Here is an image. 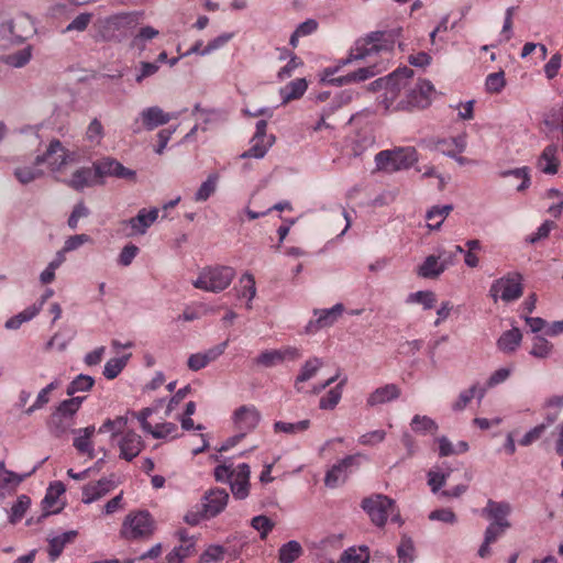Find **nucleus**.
<instances>
[{
    "instance_id": "42",
    "label": "nucleus",
    "mask_w": 563,
    "mask_h": 563,
    "mask_svg": "<svg viewBox=\"0 0 563 563\" xmlns=\"http://www.w3.org/2000/svg\"><path fill=\"white\" fill-rule=\"evenodd\" d=\"M352 95L350 92H342L340 96L335 98L334 106L324 109L321 113L320 120L313 126V131H320L322 128H330V124L327 123V118L333 113L338 108L346 104L351 101Z\"/></svg>"
},
{
    "instance_id": "47",
    "label": "nucleus",
    "mask_w": 563,
    "mask_h": 563,
    "mask_svg": "<svg viewBox=\"0 0 563 563\" xmlns=\"http://www.w3.org/2000/svg\"><path fill=\"white\" fill-rule=\"evenodd\" d=\"M95 384L93 377L85 374H79L76 376L67 386L66 394L68 396L74 397L76 393L88 391L92 388Z\"/></svg>"
},
{
    "instance_id": "60",
    "label": "nucleus",
    "mask_w": 563,
    "mask_h": 563,
    "mask_svg": "<svg viewBox=\"0 0 563 563\" xmlns=\"http://www.w3.org/2000/svg\"><path fill=\"white\" fill-rule=\"evenodd\" d=\"M464 249L461 245H455L453 250L439 249L437 257L444 271L456 263V257L462 254Z\"/></svg>"
},
{
    "instance_id": "15",
    "label": "nucleus",
    "mask_w": 563,
    "mask_h": 563,
    "mask_svg": "<svg viewBox=\"0 0 563 563\" xmlns=\"http://www.w3.org/2000/svg\"><path fill=\"white\" fill-rule=\"evenodd\" d=\"M512 507L508 501H495L488 499L486 506L482 509V515L490 519L493 523L501 527H511L508 516L511 514Z\"/></svg>"
},
{
    "instance_id": "23",
    "label": "nucleus",
    "mask_w": 563,
    "mask_h": 563,
    "mask_svg": "<svg viewBox=\"0 0 563 563\" xmlns=\"http://www.w3.org/2000/svg\"><path fill=\"white\" fill-rule=\"evenodd\" d=\"M141 119L146 130L152 131L155 128L168 123L176 114L164 112L159 107H148L141 112Z\"/></svg>"
},
{
    "instance_id": "12",
    "label": "nucleus",
    "mask_w": 563,
    "mask_h": 563,
    "mask_svg": "<svg viewBox=\"0 0 563 563\" xmlns=\"http://www.w3.org/2000/svg\"><path fill=\"white\" fill-rule=\"evenodd\" d=\"M158 209H141L137 214L131 219L121 221V227L130 229L125 233L126 236L143 235L147 232V229L157 220Z\"/></svg>"
},
{
    "instance_id": "4",
    "label": "nucleus",
    "mask_w": 563,
    "mask_h": 563,
    "mask_svg": "<svg viewBox=\"0 0 563 563\" xmlns=\"http://www.w3.org/2000/svg\"><path fill=\"white\" fill-rule=\"evenodd\" d=\"M234 277L235 271L231 266H207L200 271L192 285L197 289L218 294L227 289Z\"/></svg>"
},
{
    "instance_id": "58",
    "label": "nucleus",
    "mask_w": 563,
    "mask_h": 563,
    "mask_svg": "<svg viewBox=\"0 0 563 563\" xmlns=\"http://www.w3.org/2000/svg\"><path fill=\"white\" fill-rule=\"evenodd\" d=\"M85 136L86 140L91 144L100 145L104 136V129L102 123L97 118L90 121L89 125L87 126Z\"/></svg>"
},
{
    "instance_id": "29",
    "label": "nucleus",
    "mask_w": 563,
    "mask_h": 563,
    "mask_svg": "<svg viewBox=\"0 0 563 563\" xmlns=\"http://www.w3.org/2000/svg\"><path fill=\"white\" fill-rule=\"evenodd\" d=\"M54 154H58V158L53 162L55 168H64L66 165L77 161V154L65 148L57 139L52 140L47 146V156Z\"/></svg>"
},
{
    "instance_id": "41",
    "label": "nucleus",
    "mask_w": 563,
    "mask_h": 563,
    "mask_svg": "<svg viewBox=\"0 0 563 563\" xmlns=\"http://www.w3.org/2000/svg\"><path fill=\"white\" fill-rule=\"evenodd\" d=\"M451 205L434 206L427 212L428 227L432 230H437L441 227L445 218L452 211Z\"/></svg>"
},
{
    "instance_id": "48",
    "label": "nucleus",
    "mask_w": 563,
    "mask_h": 563,
    "mask_svg": "<svg viewBox=\"0 0 563 563\" xmlns=\"http://www.w3.org/2000/svg\"><path fill=\"white\" fill-rule=\"evenodd\" d=\"M415 432L427 434L435 433L438 431L437 422L428 416L415 415L410 423Z\"/></svg>"
},
{
    "instance_id": "17",
    "label": "nucleus",
    "mask_w": 563,
    "mask_h": 563,
    "mask_svg": "<svg viewBox=\"0 0 563 563\" xmlns=\"http://www.w3.org/2000/svg\"><path fill=\"white\" fill-rule=\"evenodd\" d=\"M115 487V483L113 479V475L110 477H103L97 482L89 483L82 487V499L84 504H92L108 493H110Z\"/></svg>"
},
{
    "instance_id": "55",
    "label": "nucleus",
    "mask_w": 563,
    "mask_h": 563,
    "mask_svg": "<svg viewBox=\"0 0 563 563\" xmlns=\"http://www.w3.org/2000/svg\"><path fill=\"white\" fill-rule=\"evenodd\" d=\"M32 57V46H25L24 48L9 54L5 56V63L12 67L21 68L25 66Z\"/></svg>"
},
{
    "instance_id": "6",
    "label": "nucleus",
    "mask_w": 563,
    "mask_h": 563,
    "mask_svg": "<svg viewBox=\"0 0 563 563\" xmlns=\"http://www.w3.org/2000/svg\"><path fill=\"white\" fill-rule=\"evenodd\" d=\"M523 295V276L519 272H508L495 279L488 290V296L494 302L501 300L506 303L514 302Z\"/></svg>"
},
{
    "instance_id": "59",
    "label": "nucleus",
    "mask_w": 563,
    "mask_h": 563,
    "mask_svg": "<svg viewBox=\"0 0 563 563\" xmlns=\"http://www.w3.org/2000/svg\"><path fill=\"white\" fill-rule=\"evenodd\" d=\"M397 556L400 563H412L415 560V547L410 538L404 537L397 548Z\"/></svg>"
},
{
    "instance_id": "20",
    "label": "nucleus",
    "mask_w": 563,
    "mask_h": 563,
    "mask_svg": "<svg viewBox=\"0 0 563 563\" xmlns=\"http://www.w3.org/2000/svg\"><path fill=\"white\" fill-rule=\"evenodd\" d=\"M401 395V389L396 384H386L374 389L366 398V406L374 408L387 402L398 399Z\"/></svg>"
},
{
    "instance_id": "32",
    "label": "nucleus",
    "mask_w": 563,
    "mask_h": 563,
    "mask_svg": "<svg viewBox=\"0 0 563 563\" xmlns=\"http://www.w3.org/2000/svg\"><path fill=\"white\" fill-rule=\"evenodd\" d=\"M275 141L274 135H269V137H258L253 136L251 140V147L241 154L242 158H263L267 153L268 148L273 145Z\"/></svg>"
},
{
    "instance_id": "13",
    "label": "nucleus",
    "mask_w": 563,
    "mask_h": 563,
    "mask_svg": "<svg viewBox=\"0 0 563 563\" xmlns=\"http://www.w3.org/2000/svg\"><path fill=\"white\" fill-rule=\"evenodd\" d=\"M228 500L229 494L223 488L216 487L207 490L200 503L205 517L209 519L217 517L225 509Z\"/></svg>"
},
{
    "instance_id": "3",
    "label": "nucleus",
    "mask_w": 563,
    "mask_h": 563,
    "mask_svg": "<svg viewBox=\"0 0 563 563\" xmlns=\"http://www.w3.org/2000/svg\"><path fill=\"white\" fill-rule=\"evenodd\" d=\"M85 397L76 396L63 400L51 413L46 426L51 434L59 438L66 434L74 426L75 415L80 409Z\"/></svg>"
},
{
    "instance_id": "10",
    "label": "nucleus",
    "mask_w": 563,
    "mask_h": 563,
    "mask_svg": "<svg viewBox=\"0 0 563 563\" xmlns=\"http://www.w3.org/2000/svg\"><path fill=\"white\" fill-rule=\"evenodd\" d=\"M413 71L408 67L399 68L386 78H379L375 84L384 85L386 100L393 102L401 90L408 88Z\"/></svg>"
},
{
    "instance_id": "37",
    "label": "nucleus",
    "mask_w": 563,
    "mask_h": 563,
    "mask_svg": "<svg viewBox=\"0 0 563 563\" xmlns=\"http://www.w3.org/2000/svg\"><path fill=\"white\" fill-rule=\"evenodd\" d=\"M303 553L301 544L291 540L283 544L278 550V561L280 563H294Z\"/></svg>"
},
{
    "instance_id": "36",
    "label": "nucleus",
    "mask_w": 563,
    "mask_h": 563,
    "mask_svg": "<svg viewBox=\"0 0 563 563\" xmlns=\"http://www.w3.org/2000/svg\"><path fill=\"white\" fill-rule=\"evenodd\" d=\"M76 531H67L48 540V555L52 561L56 560L63 552L65 545L75 537Z\"/></svg>"
},
{
    "instance_id": "26",
    "label": "nucleus",
    "mask_w": 563,
    "mask_h": 563,
    "mask_svg": "<svg viewBox=\"0 0 563 563\" xmlns=\"http://www.w3.org/2000/svg\"><path fill=\"white\" fill-rule=\"evenodd\" d=\"M8 31L18 41H24L35 32L34 23L26 14L18 15L7 23Z\"/></svg>"
},
{
    "instance_id": "5",
    "label": "nucleus",
    "mask_w": 563,
    "mask_h": 563,
    "mask_svg": "<svg viewBox=\"0 0 563 563\" xmlns=\"http://www.w3.org/2000/svg\"><path fill=\"white\" fill-rule=\"evenodd\" d=\"M417 161V151L411 146L385 150L375 155V164L377 170L387 173L408 169Z\"/></svg>"
},
{
    "instance_id": "56",
    "label": "nucleus",
    "mask_w": 563,
    "mask_h": 563,
    "mask_svg": "<svg viewBox=\"0 0 563 563\" xmlns=\"http://www.w3.org/2000/svg\"><path fill=\"white\" fill-rule=\"evenodd\" d=\"M128 424L126 416H118L114 419H107L99 428L100 433L111 432L112 438L121 433Z\"/></svg>"
},
{
    "instance_id": "52",
    "label": "nucleus",
    "mask_w": 563,
    "mask_h": 563,
    "mask_svg": "<svg viewBox=\"0 0 563 563\" xmlns=\"http://www.w3.org/2000/svg\"><path fill=\"white\" fill-rule=\"evenodd\" d=\"M310 427V420L305 419L298 422H284V421H276L274 423V432L275 433H288V434H296L301 433L308 430Z\"/></svg>"
},
{
    "instance_id": "63",
    "label": "nucleus",
    "mask_w": 563,
    "mask_h": 563,
    "mask_svg": "<svg viewBox=\"0 0 563 563\" xmlns=\"http://www.w3.org/2000/svg\"><path fill=\"white\" fill-rule=\"evenodd\" d=\"M552 344L543 336H536L530 354L538 358H545L552 351Z\"/></svg>"
},
{
    "instance_id": "39",
    "label": "nucleus",
    "mask_w": 563,
    "mask_h": 563,
    "mask_svg": "<svg viewBox=\"0 0 563 563\" xmlns=\"http://www.w3.org/2000/svg\"><path fill=\"white\" fill-rule=\"evenodd\" d=\"M40 311H41V305L34 303V305L27 307L25 310L21 311L20 313L15 314L14 317L8 319L5 321L4 327L8 330H16L24 322L32 320Z\"/></svg>"
},
{
    "instance_id": "54",
    "label": "nucleus",
    "mask_w": 563,
    "mask_h": 563,
    "mask_svg": "<svg viewBox=\"0 0 563 563\" xmlns=\"http://www.w3.org/2000/svg\"><path fill=\"white\" fill-rule=\"evenodd\" d=\"M30 505H31V498L26 495H20L18 497V500L11 507L9 521L13 525L16 523L18 521H20L24 517Z\"/></svg>"
},
{
    "instance_id": "57",
    "label": "nucleus",
    "mask_w": 563,
    "mask_h": 563,
    "mask_svg": "<svg viewBox=\"0 0 563 563\" xmlns=\"http://www.w3.org/2000/svg\"><path fill=\"white\" fill-rule=\"evenodd\" d=\"M255 364L263 367H273L283 363V355L279 350H265L255 360Z\"/></svg>"
},
{
    "instance_id": "61",
    "label": "nucleus",
    "mask_w": 563,
    "mask_h": 563,
    "mask_svg": "<svg viewBox=\"0 0 563 563\" xmlns=\"http://www.w3.org/2000/svg\"><path fill=\"white\" fill-rule=\"evenodd\" d=\"M342 397V384L330 389L319 401V407L323 410L333 409Z\"/></svg>"
},
{
    "instance_id": "7",
    "label": "nucleus",
    "mask_w": 563,
    "mask_h": 563,
    "mask_svg": "<svg viewBox=\"0 0 563 563\" xmlns=\"http://www.w3.org/2000/svg\"><path fill=\"white\" fill-rule=\"evenodd\" d=\"M361 507L377 527H384L389 516L393 521H400L399 514H395V501L386 495H371L362 500Z\"/></svg>"
},
{
    "instance_id": "19",
    "label": "nucleus",
    "mask_w": 563,
    "mask_h": 563,
    "mask_svg": "<svg viewBox=\"0 0 563 563\" xmlns=\"http://www.w3.org/2000/svg\"><path fill=\"white\" fill-rule=\"evenodd\" d=\"M120 448V457L130 462L135 459L143 450L144 442L134 431L125 432L118 442Z\"/></svg>"
},
{
    "instance_id": "33",
    "label": "nucleus",
    "mask_w": 563,
    "mask_h": 563,
    "mask_svg": "<svg viewBox=\"0 0 563 563\" xmlns=\"http://www.w3.org/2000/svg\"><path fill=\"white\" fill-rule=\"evenodd\" d=\"M37 465L25 474H18L4 467V462H0V487L10 488L19 486L25 478L36 472Z\"/></svg>"
},
{
    "instance_id": "30",
    "label": "nucleus",
    "mask_w": 563,
    "mask_h": 563,
    "mask_svg": "<svg viewBox=\"0 0 563 563\" xmlns=\"http://www.w3.org/2000/svg\"><path fill=\"white\" fill-rule=\"evenodd\" d=\"M96 432L95 426H89L75 431L77 434L74 439L73 445L79 452L88 454L90 459L95 457V450L92 448L91 438Z\"/></svg>"
},
{
    "instance_id": "51",
    "label": "nucleus",
    "mask_w": 563,
    "mask_h": 563,
    "mask_svg": "<svg viewBox=\"0 0 563 563\" xmlns=\"http://www.w3.org/2000/svg\"><path fill=\"white\" fill-rule=\"evenodd\" d=\"M218 179L217 174H210L196 191L195 201L202 202L208 200L216 192Z\"/></svg>"
},
{
    "instance_id": "2",
    "label": "nucleus",
    "mask_w": 563,
    "mask_h": 563,
    "mask_svg": "<svg viewBox=\"0 0 563 563\" xmlns=\"http://www.w3.org/2000/svg\"><path fill=\"white\" fill-rule=\"evenodd\" d=\"M136 23V16L131 12L117 13L107 18L98 19L93 27L97 42H121Z\"/></svg>"
},
{
    "instance_id": "46",
    "label": "nucleus",
    "mask_w": 563,
    "mask_h": 563,
    "mask_svg": "<svg viewBox=\"0 0 563 563\" xmlns=\"http://www.w3.org/2000/svg\"><path fill=\"white\" fill-rule=\"evenodd\" d=\"M241 289L239 291V297L247 298L246 308L252 309V300L256 295V286L254 276L250 273H245L240 278Z\"/></svg>"
},
{
    "instance_id": "28",
    "label": "nucleus",
    "mask_w": 563,
    "mask_h": 563,
    "mask_svg": "<svg viewBox=\"0 0 563 563\" xmlns=\"http://www.w3.org/2000/svg\"><path fill=\"white\" fill-rule=\"evenodd\" d=\"M560 161L558 158V146L548 145L538 158L537 167L544 174L554 175L558 173Z\"/></svg>"
},
{
    "instance_id": "18",
    "label": "nucleus",
    "mask_w": 563,
    "mask_h": 563,
    "mask_svg": "<svg viewBox=\"0 0 563 563\" xmlns=\"http://www.w3.org/2000/svg\"><path fill=\"white\" fill-rule=\"evenodd\" d=\"M250 475L251 468L246 463L239 464L238 467L233 470L230 487L236 499H244L249 496Z\"/></svg>"
},
{
    "instance_id": "64",
    "label": "nucleus",
    "mask_w": 563,
    "mask_h": 563,
    "mask_svg": "<svg viewBox=\"0 0 563 563\" xmlns=\"http://www.w3.org/2000/svg\"><path fill=\"white\" fill-rule=\"evenodd\" d=\"M504 71L489 74L486 78V89L489 92H499L505 87Z\"/></svg>"
},
{
    "instance_id": "1",
    "label": "nucleus",
    "mask_w": 563,
    "mask_h": 563,
    "mask_svg": "<svg viewBox=\"0 0 563 563\" xmlns=\"http://www.w3.org/2000/svg\"><path fill=\"white\" fill-rule=\"evenodd\" d=\"M398 36L399 30L371 32L365 37H361L355 42L349 57L340 60V66L347 65L353 60L366 59L374 55L391 52Z\"/></svg>"
},
{
    "instance_id": "22",
    "label": "nucleus",
    "mask_w": 563,
    "mask_h": 563,
    "mask_svg": "<svg viewBox=\"0 0 563 563\" xmlns=\"http://www.w3.org/2000/svg\"><path fill=\"white\" fill-rule=\"evenodd\" d=\"M96 170L90 167H80L76 169L69 179L65 180V184L76 190V191H82L87 187H92L95 184H97Z\"/></svg>"
},
{
    "instance_id": "24",
    "label": "nucleus",
    "mask_w": 563,
    "mask_h": 563,
    "mask_svg": "<svg viewBox=\"0 0 563 563\" xmlns=\"http://www.w3.org/2000/svg\"><path fill=\"white\" fill-rule=\"evenodd\" d=\"M466 145V133H461L453 137L440 139L435 143L437 150L448 157H455V154H462Z\"/></svg>"
},
{
    "instance_id": "31",
    "label": "nucleus",
    "mask_w": 563,
    "mask_h": 563,
    "mask_svg": "<svg viewBox=\"0 0 563 563\" xmlns=\"http://www.w3.org/2000/svg\"><path fill=\"white\" fill-rule=\"evenodd\" d=\"M322 365L323 362L319 357H310L309 360H307L301 366L299 374L295 379V389L298 393L302 391L301 384L313 378L317 375L318 371L322 367Z\"/></svg>"
},
{
    "instance_id": "21",
    "label": "nucleus",
    "mask_w": 563,
    "mask_h": 563,
    "mask_svg": "<svg viewBox=\"0 0 563 563\" xmlns=\"http://www.w3.org/2000/svg\"><path fill=\"white\" fill-rule=\"evenodd\" d=\"M177 536L180 541V545L175 547L173 551L167 554L166 559L176 563H183L185 559L190 558L196 553V541L194 537L188 536L186 530L177 531Z\"/></svg>"
},
{
    "instance_id": "35",
    "label": "nucleus",
    "mask_w": 563,
    "mask_h": 563,
    "mask_svg": "<svg viewBox=\"0 0 563 563\" xmlns=\"http://www.w3.org/2000/svg\"><path fill=\"white\" fill-rule=\"evenodd\" d=\"M380 69H376V65L362 67L355 71H352L345 76H341L339 78L332 79L331 81H335L338 85H345L355 81H364L373 76H375Z\"/></svg>"
},
{
    "instance_id": "40",
    "label": "nucleus",
    "mask_w": 563,
    "mask_h": 563,
    "mask_svg": "<svg viewBox=\"0 0 563 563\" xmlns=\"http://www.w3.org/2000/svg\"><path fill=\"white\" fill-rule=\"evenodd\" d=\"M308 84L305 78H297L290 81L280 90L284 102L300 98L307 90Z\"/></svg>"
},
{
    "instance_id": "38",
    "label": "nucleus",
    "mask_w": 563,
    "mask_h": 563,
    "mask_svg": "<svg viewBox=\"0 0 563 563\" xmlns=\"http://www.w3.org/2000/svg\"><path fill=\"white\" fill-rule=\"evenodd\" d=\"M444 272L437 255H429L418 267V275L423 278H437Z\"/></svg>"
},
{
    "instance_id": "11",
    "label": "nucleus",
    "mask_w": 563,
    "mask_h": 563,
    "mask_svg": "<svg viewBox=\"0 0 563 563\" xmlns=\"http://www.w3.org/2000/svg\"><path fill=\"white\" fill-rule=\"evenodd\" d=\"M96 176L99 178L115 177L121 179L134 180L136 173L123 166L119 161L112 157H104L93 163Z\"/></svg>"
},
{
    "instance_id": "49",
    "label": "nucleus",
    "mask_w": 563,
    "mask_h": 563,
    "mask_svg": "<svg viewBox=\"0 0 563 563\" xmlns=\"http://www.w3.org/2000/svg\"><path fill=\"white\" fill-rule=\"evenodd\" d=\"M407 303H419L423 309H432L437 302V296L431 290H419L408 295Z\"/></svg>"
},
{
    "instance_id": "45",
    "label": "nucleus",
    "mask_w": 563,
    "mask_h": 563,
    "mask_svg": "<svg viewBox=\"0 0 563 563\" xmlns=\"http://www.w3.org/2000/svg\"><path fill=\"white\" fill-rule=\"evenodd\" d=\"M59 387V380L58 379H55L53 382H51L47 386H45L44 388H42L40 390V393L37 394V397L34 401V404L32 406H30L26 410H25V413L26 415H32L34 411L43 408L44 406H46L51 398H49V394L57 389Z\"/></svg>"
},
{
    "instance_id": "9",
    "label": "nucleus",
    "mask_w": 563,
    "mask_h": 563,
    "mask_svg": "<svg viewBox=\"0 0 563 563\" xmlns=\"http://www.w3.org/2000/svg\"><path fill=\"white\" fill-rule=\"evenodd\" d=\"M362 457L363 455L361 453H356L347 455L336 462L327 472L324 476V485L330 488H335L339 485L344 484L349 476L360 467Z\"/></svg>"
},
{
    "instance_id": "62",
    "label": "nucleus",
    "mask_w": 563,
    "mask_h": 563,
    "mask_svg": "<svg viewBox=\"0 0 563 563\" xmlns=\"http://www.w3.org/2000/svg\"><path fill=\"white\" fill-rule=\"evenodd\" d=\"M251 526L260 532L262 540H265L268 533L275 527V523L266 516H256L251 520Z\"/></svg>"
},
{
    "instance_id": "53",
    "label": "nucleus",
    "mask_w": 563,
    "mask_h": 563,
    "mask_svg": "<svg viewBox=\"0 0 563 563\" xmlns=\"http://www.w3.org/2000/svg\"><path fill=\"white\" fill-rule=\"evenodd\" d=\"M131 354L122 357L110 358L103 367V376L107 379H114L123 371Z\"/></svg>"
},
{
    "instance_id": "8",
    "label": "nucleus",
    "mask_w": 563,
    "mask_h": 563,
    "mask_svg": "<svg viewBox=\"0 0 563 563\" xmlns=\"http://www.w3.org/2000/svg\"><path fill=\"white\" fill-rule=\"evenodd\" d=\"M155 530V521L148 511L129 514L121 527V536L126 540L148 539Z\"/></svg>"
},
{
    "instance_id": "43",
    "label": "nucleus",
    "mask_w": 563,
    "mask_h": 563,
    "mask_svg": "<svg viewBox=\"0 0 563 563\" xmlns=\"http://www.w3.org/2000/svg\"><path fill=\"white\" fill-rule=\"evenodd\" d=\"M499 176L503 178L512 177L514 179H519L520 184L516 187L518 191L528 189L531 184L530 169L527 166L503 170Z\"/></svg>"
},
{
    "instance_id": "25",
    "label": "nucleus",
    "mask_w": 563,
    "mask_h": 563,
    "mask_svg": "<svg viewBox=\"0 0 563 563\" xmlns=\"http://www.w3.org/2000/svg\"><path fill=\"white\" fill-rule=\"evenodd\" d=\"M8 31L18 41H24L35 32L34 23L26 14L18 15L7 23Z\"/></svg>"
},
{
    "instance_id": "16",
    "label": "nucleus",
    "mask_w": 563,
    "mask_h": 563,
    "mask_svg": "<svg viewBox=\"0 0 563 563\" xmlns=\"http://www.w3.org/2000/svg\"><path fill=\"white\" fill-rule=\"evenodd\" d=\"M344 306L342 303H336L332 308L329 309H316L314 316L316 320L309 321L306 327V331L308 333L316 332L322 328H327L332 325L339 317L343 313Z\"/></svg>"
},
{
    "instance_id": "27",
    "label": "nucleus",
    "mask_w": 563,
    "mask_h": 563,
    "mask_svg": "<svg viewBox=\"0 0 563 563\" xmlns=\"http://www.w3.org/2000/svg\"><path fill=\"white\" fill-rule=\"evenodd\" d=\"M433 86L428 80H421L408 93V104L415 108L423 109L430 104V95Z\"/></svg>"
},
{
    "instance_id": "50",
    "label": "nucleus",
    "mask_w": 563,
    "mask_h": 563,
    "mask_svg": "<svg viewBox=\"0 0 563 563\" xmlns=\"http://www.w3.org/2000/svg\"><path fill=\"white\" fill-rule=\"evenodd\" d=\"M317 29L318 22L314 19H308L301 22L290 35L289 44L294 48L297 47L300 37L312 34L313 32L317 31Z\"/></svg>"
},
{
    "instance_id": "34",
    "label": "nucleus",
    "mask_w": 563,
    "mask_h": 563,
    "mask_svg": "<svg viewBox=\"0 0 563 563\" xmlns=\"http://www.w3.org/2000/svg\"><path fill=\"white\" fill-rule=\"evenodd\" d=\"M522 334L518 328H512L501 334L497 341L498 349L503 352H514L520 345Z\"/></svg>"
},
{
    "instance_id": "44",
    "label": "nucleus",
    "mask_w": 563,
    "mask_h": 563,
    "mask_svg": "<svg viewBox=\"0 0 563 563\" xmlns=\"http://www.w3.org/2000/svg\"><path fill=\"white\" fill-rule=\"evenodd\" d=\"M485 388L478 389L477 385L471 386L468 389L460 393L457 400L452 404V409L454 411L463 410L476 395L481 400L485 396Z\"/></svg>"
},
{
    "instance_id": "14",
    "label": "nucleus",
    "mask_w": 563,
    "mask_h": 563,
    "mask_svg": "<svg viewBox=\"0 0 563 563\" xmlns=\"http://www.w3.org/2000/svg\"><path fill=\"white\" fill-rule=\"evenodd\" d=\"M261 421V412L253 405H243L233 413V422L236 430L245 435L252 432Z\"/></svg>"
}]
</instances>
